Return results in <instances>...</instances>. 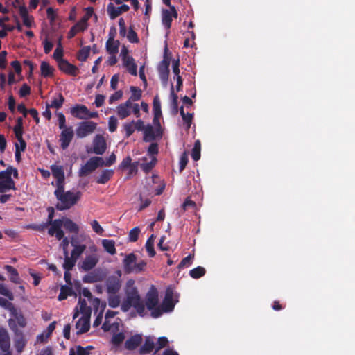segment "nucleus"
Listing matches in <instances>:
<instances>
[{"mask_svg":"<svg viewBox=\"0 0 355 355\" xmlns=\"http://www.w3.org/2000/svg\"><path fill=\"white\" fill-rule=\"evenodd\" d=\"M133 284L134 282L132 280L127 282L125 289V297L121 304V309L123 312H128L131 308H134L139 316L144 317L146 315L144 302L137 288Z\"/></svg>","mask_w":355,"mask_h":355,"instance_id":"f257e3e1","label":"nucleus"},{"mask_svg":"<svg viewBox=\"0 0 355 355\" xmlns=\"http://www.w3.org/2000/svg\"><path fill=\"white\" fill-rule=\"evenodd\" d=\"M58 202L55 208L59 211L67 210L74 206L80 199L82 193L79 191H64V185L57 187L54 191Z\"/></svg>","mask_w":355,"mask_h":355,"instance_id":"f03ea898","label":"nucleus"},{"mask_svg":"<svg viewBox=\"0 0 355 355\" xmlns=\"http://www.w3.org/2000/svg\"><path fill=\"white\" fill-rule=\"evenodd\" d=\"M47 211L49 215L46 223L51 225L48 230V234L51 236H55L56 239L60 241V239L64 236V231L62 229V221L61 219L53 220L55 214V210L53 207H49L47 208Z\"/></svg>","mask_w":355,"mask_h":355,"instance_id":"7ed1b4c3","label":"nucleus"},{"mask_svg":"<svg viewBox=\"0 0 355 355\" xmlns=\"http://www.w3.org/2000/svg\"><path fill=\"white\" fill-rule=\"evenodd\" d=\"M8 324L15 334V347L18 353H21L27 344V339L25 338L23 331L17 328L15 320L10 319L8 320Z\"/></svg>","mask_w":355,"mask_h":355,"instance_id":"20e7f679","label":"nucleus"},{"mask_svg":"<svg viewBox=\"0 0 355 355\" xmlns=\"http://www.w3.org/2000/svg\"><path fill=\"white\" fill-rule=\"evenodd\" d=\"M96 123L92 121L80 122L76 128V133L78 138H83L94 132Z\"/></svg>","mask_w":355,"mask_h":355,"instance_id":"39448f33","label":"nucleus"},{"mask_svg":"<svg viewBox=\"0 0 355 355\" xmlns=\"http://www.w3.org/2000/svg\"><path fill=\"white\" fill-rule=\"evenodd\" d=\"M159 303V294L155 286H152L147 292L145 297V307L152 309Z\"/></svg>","mask_w":355,"mask_h":355,"instance_id":"423d86ee","label":"nucleus"},{"mask_svg":"<svg viewBox=\"0 0 355 355\" xmlns=\"http://www.w3.org/2000/svg\"><path fill=\"white\" fill-rule=\"evenodd\" d=\"M178 17V12L175 6H171V9H163L162 12V22L164 26L168 30L167 34L169 33V29L171 27L172 18Z\"/></svg>","mask_w":355,"mask_h":355,"instance_id":"0eeeda50","label":"nucleus"},{"mask_svg":"<svg viewBox=\"0 0 355 355\" xmlns=\"http://www.w3.org/2000/svg\"><path fill=\"white\" fill-rule=\"evenodd\" d=\"M105 285L108 294L118 293L121 287L119 277L114 275L108 277L105 280Z\"/></svg>","mask_w":355,"mask_h":355,"instance_id":"6e6552de","label":"nucleus"},{"mask_svg":"<svg viewBox=\"0 0 355 355\" xmlns=\"http://www.w3.org/2000/svg\"><path fill=\"white\" fill-rule=\"evenodd\" d=\"M62 130L60 135V147L62 149L65 150L69 147L71 142L74 136V132L71 126Z\"/></svg>","mask_w":355,"mask_h":355,"instance_id":"1a4fd4ad","label":"nucleus"},{"mask_svg":"<svg viewBox=\"0 0 355 355\" xmlns=\"http://www.w3.org/2000/svg\"><path fill=\"white\" fill-rule=\"evenodd\" d=\"M177 301L173 300V291L171 288H168L166 291L164 298L161 306L165 311V313L171 312L175 307Z\"/></svg>","mask_w":355,"mask_h":355,"instance_id":"9d476101","label":"nucleus"},{"mask_svg":"<svg viewBox=\"0 0 355 355\" xmlns=\"http://www.w3.org/2000/svg\"><path fill=\"white\" fill-rule=\"evenodd\" d=\"M143 132V139L146 142H150L155 140L157 137H162V130L157 128L154 129V128L150 124H148Z\"/></svg>","mask_w":355,"mask_h":355,"instance_id":"9b49d317","label":"nucleus"},{"mask_svg":"<svg viewBox=\"0 0 355 355\" xmlns=\"http://www.w3.org/2000/svg\"><path fill=\"white\" fill-rule=\"evenodd\" d=\"M107 148L106 141L101 135H97L93 140V153L96 155H103Z\"/></svg>","mask_w":355,"mask_h":355,"instance_id":"f8f14e48","label":"nucleus"},{"mask_svg":"<svg viewBox=\"0 0 355 355\" xmlns=\"http://www.w3.org/2000/svg\"><path fill=\"white\" fill-rule=\"evenodd\" d=\"M130 7L126 4H123L121 6L115 7L112 3L107 5V13L111 19H114L123 12H128Z\"/></svg>","mask_w":355,"mask_h":355,"instance_id":"ddd939ff","label":"nucleus"},{"mask_svg":"<svg viewBox=\"0 0 355 355\" xmlns=\"http://www.w3.org/2000/svg\"><path fill=\"white\" fill-rule=\"evenodd\" d=\"M53 176L56 179V188L64 185V172L62 166H51Z\"/></svg>","mask_w":355,"mask_h":355,"instance_id":"4468645a","label":"nucleus"},{"mask_svg":"<svg viewBox=\"0 0 355 355\" xmlns=\"http://www.w3.org/2000/svg\"><path fill=\"white\" fill-rule=\"evenodd\" d=\"M58 65L60 71L68 75L76 76L78 74V68L74 64L69 63L67 60H62Z\"/></svg>","mask_w":355,"mask_h":355,"instance_id":"2eb2a0df","label":"nucleus"},{"mask_svg":"<svg viewBox=\"0 0 355 355\" xmlns=\"http://www.w3.org/2000/svg\"><path fill=\"white\" fill-rule=\"evenodd\" d=\"M70 112L73 116L78 119H87V114L89 113V110L85 105L77 104L72 107Z\"/></svg>","mask_w":355,"mask_h":355,"instance_id":"dca6fc26","label":"nucleus"},{"mask_svg":"<svg viewBox=\"0 0 355 355\" xmlns=\"http://www.w3.org/2000/svg\"><path fill=\"white\" fill-rule=\"evenodd\" d=\"M90 315L82 316L76 322V328L78 329L76 334L80 335L86 333L90 328Z\"/></svg>","mask_w":355,"mask_h":355,"instance_id":"f3484780","label":"nucleus"},{"mask_svg":"<svg viewBox=\"0 0 355 355\" xmlns=\"http://www.w3.org/2000/svg\"><path fill=\"white\" fill-rule=\"evenodd\" d=\"M98 262V257L96 254L87 256L82 261L80 268L84 271H89L93 269Z\"/></svg>","mask_w":355,"mask_h":355,"instance_id":"a211bd4d","label":"nucleus"},{"mask_svg":"<svg viewBox=\"0 0 355 355\" xmlns=\"http://www.w3.org/2000/svg\"><path fill=\"white\" fill-rule=\"evenodd\" d=\"M142 337L139 334H135L130 336L125 342V348L128 350L132 351L136 349L141 343Z\"/></svg>","mask_w":355,"mask_h":355,"instance_id":"6ab92c4d","label":"nucleus"},{"mask_svg":"<svg viewBox=\"0 0 355 355\" xmlns=\"http://www.w3.org/2000/svg\"><path fill=\"white\" fill-rule=\"evenodd\" d=\"M0 348L2 351H8L10 349V338L7 330L0 328Z\"/></svg>","mask_w":355,"mask_h":355,"instance_id":"aec40b11","label":"nucleus"},{"mask_svg":"<svg viewBox=\"0 0 355 355\" xmlns=\"http://www.w3.org/2000/svg\"><path fill=\"white\" fill-rule=\"evenodd\" d=\"M137 260V257L134 253H130L125 257L123 261L124 270L127 273H131Z\"/></svg>","mask_w":355,"mask_h":355,"instance_id":"412c9836","label":"nucleus"},{"mask_svg":"<svg viewBox=\"0 0 355 355\" xmlns=\"http://www.w3.org/2000/svg\"><path fill=\"white\" fill-rule=\"evenodd\" d=\"M97 168V165L93 162L92 158H90L85 165H83L78 171V175L80 177H84L89 175L92 171Z\"/></svg>","mask_w":355,"mask_h":355,"instance_id":"4be33fe9","label":"nucleus"},{"mask_svg":"<svg viewBox=\"0 0 355 355\" xmlns=\"http://www.w3.org/2000/svg\"><path fill=\"white\" fill-rule=\"evenodd\" d=\"M61 220L62 221V227H64L66 230L71 233H78L79 227L78 225L75 223L72 220L66 217H63Z\"/></svg>","mask_w":355,"mask_h":355,"instance_id":"5701e85b","label":"nucleus"},{"mask_svg":"<svg viewBox=\"0 0 355 355\" xmlns=\"http://www.w3.org/2000/svg\"><path fill=\"white\" fill-rule=\"evenodd\" d=\"M76 295L71 286L63 285L60 288V292L58 297L59 301H62L68 297V296Z\"/></svg>","mask_w":355,"mask_h":355,"instance_id":"b1692460","label":"nucleus"},{"mask_svg":"<svg viewBox=\"0 0 355 355\" xmlns=\"http://www.w3.org/2000/svg\"><path fill=\"white\" fill-rule=\"evenodd\" d=\"M123 66L127 69L128 71L132 76L137 75V66L135 62L132 57L127 58L123 60Z\"/></svg>","mask_w":355,"mask_h":355,"instance_id":"393cba45","label":"nucleus"},{"mask_svg":"<svg viewBox=\"0 0 355 355\" xmlns=\"http://www.w3.org/2000/svg\"><path fill=\"white\" fill-rule=\"evenodd\" d=\"M87 28V26L85 24H80L79 20L75 25H73L69 30L67 34L68 39H71L76 36V35L80 31H84Z\"/></svg>","mask_w":355,"mask_h":355,"instance_id":"a878e982","label":"nucleus"},{"mask_svg":"<svg viewBox=\"0 0 355 355\" xmlns=\"http://www.w3.org/2000/svg\"><path fill=\"white\" fill-rule=\"evenodd\" d=\"M154 348V341L150 338H146L144 345L139 348V353L141 354H149L153 352Z\"/></svg>","mask_w":355,"mask_h":355,"instance_id":"bb28decb","label":"nucleus"},{"mask_svg":"<svg viewBox=\"0 0 355 355\" xmlns=\"http://www.w3.org/2000/svg\"><path fill=\"white\" fill-rule=\"evenodd\" d=\"M119 42L118 40H112V38H108L106 42V51L112 55H114L119 51Z\"/></svg>","mask_w":355,"mask_h":355,"instance_id":"cd10ccee","label":"nucleus"},{"mask_svg":"<svg viewBox=\"0 0 355 355\" xmlns=\"http://www.w3.org/2000/svg\"><path fill=\"white\" fill-rule=\"evenodd\" d=\"M114 171L110 169H105L102 171L101 175L96 178V182L98 184H105L107 183L113 176Z\"/></svg>","mask_w":355,"mask_h":355,"instance_id":"c85d7f7f","label":"nucleus"},{"mask_svg":"<svg viewBox=\"0 0 355 355\" xmlns=\"http://www.w3.org/2000/svg\"><path fill=\"white\" fill-rule=\"evenodd\" d=\"M157 70L161 80L164 83H166L169 76V65H164L159 63L157 67Z\"/></svg>","mask_w":355,"mask_h":355,"instance_id":"c756f323","label":"nucleus"},{"mask_svg":"<svg viewBox=\"0 0 355 355\" xmlns=\"http://www.w3.org/2000/svg\"><path fill=\"white\" fill-rule=\"evenodd\" d=\"M40 70L41 75L44 78H48L53 76L54 69L47 62L42 61L40 66Z\"/></svg>","mask_w":355,"mask_h":355,"instance_id":"7c9ffc66","label":"nucleus"},{"mask_svg":"<svg viewBox=\"0 0 355 355\" xmlns=\"http://www.w3.org/2000/svg\"><path fill=\"white\" fill-rule=\"evenodd\" d=\"M71 245L74 247L71 252V256L75 258L76 260L80 257V256L84 252L86 249L85 245H76L75 242H71Z\"/></svg>","mask_w":355,"mask_h":355,"instance_id":"2f4dec72","label":"nucleus"},{"mask_svg":"<svg viewBox=\"0 0 355 355\" xmlns=\"http://www.w3.org/2000/svg\"><path fill=\"white\" fill-rule=\"evenodd\" d=\"M103 279V277L96 272H91L85 275L83 278V281L85 283H95L97 282H101Z\"/></svg>","mask_w":355,"mask_h":355,"instance_id":"473e14b6","label":"nucleus"},{"mask_svg":"<svg viewBox=\"0 0 355 355\" xmlns=\"http://www.w3.org/2000/svg\"><path fill=\"white\" fill-rule=\"evenodd\" d=\"M102 244L105 250L109 254L114 255L116 253L115 242L113 240L103 239Z\"/></svg>","mask_w":355,"mask_h":355,"instance_id":"72a5a7b5","label":"nucleus"},{"mask_svg":"<svg viewBox=\"0 0 355 355\" xmlns=\"http://www.w3.org/2000/svg\"><path fill=\"white\" fill-rule=\"evenodd\" d=\"M180 113L182 118V120L184 121V123L186 124V129L187 130H189L191 128L192 120H193V114L191 113H184V107L182 106L180 108Z\"/></svg>","mask_w":355,"mask_h":355,"instance_id":"f704fd0d","label":"nucleus"},{"mask_svg":"<svg viewBox=\"0 0 355 355\" xmlns=\"http://www.w3.org/2000/svg\"><path fill=\"white\" fill-rule=\"evenodd\" d=\"M64 102V98L61 93H59L57 95V97H54L51 101V103L49 104V106L51 108L60 109L62 107L63 103Z\"/></svg>","mask_w":355,"mask_h":355,"instance_id":"c9c22d12","label":"nucleus"},{"mask_svg":"<svg viewBox=\"0 0 355 355\" xmlns=\"http://www.w3.org/2000/svg\"><path fill=\"white\" fill-rule=\"evenodd\" d=\"M64 263L62 265L64 270H71L75 266L77 260L73 258L72 256L69 257V254L64 255Z\"/></svg>","mask_w":355,"mask_h":355,"instance_id":"e433bc0d","label":"nucleus"},{"mask_svg":"<svg viewBox=\"0 0 355 355\" xmlns=\"http://www.w3.org/2000/svg\"><path fill=\"white\" fill-rule=\"evenodd\" d=\"M90 51L89 46L83 47L77 53V59L81 62H85L89 55Z\"/></svg>","mask_w":355,"mask_h":355,"instance_id":"4c0bfd02","label":"nucleus"},{"mask_svg":"<svg viewBox=\"0 0 355 355\" xmlns=\"http://www.w3.org/2000/svg\"><path fill=\"white\" fill-rule=\"evenodd\" d=\"M16 190L15 181H0V193H6L8 190Z\"/></svg>","mask_w":355,"mask_h":355,"instance_id":"58836bf2","label":"nucleus"},{"mask_svg":"<svg viewBox=\"0 0 355 355\" xmlns=\"http://www.w3.org/2000/svg\"><path fill=\"white\" fill-rule=\"evenodd\" d=\"M107 301L108 305L111 308H116L120 305L121 299L119 295L116 294H108Z\"/></svg>","mask_w":355,"mask_h":355,"instance_id":"ea45409f","label":"nucleus"},{"mask_svg":"<svg viewBox=\"0 0 355 355\" xmlns=\"http://www.w3.org/2000/svg\"><path fill=\"white\" fill-rule=\"evenodd\" d=\"M206 273V270L202 266H198L189 271L190 276L193 279H198L203 277Z\"/></svg>","mask_w":355,"mask_h":355,"instance_id":"a19ab883","label":"nucleus"},{"mask_svg":"<svg viewBox=\"0 0 355 355\" xmlns=\"http://www.w3.org/2000/svg\"><path fill=\"white\" fill-rule=\"evenodd\" d=\"M125 334L123 332L115 334L112 336L111 343L116 347L120 346L125 340Z\"/></svg>","mask_w":355,"mask_h":355,"instance_id":"79ce46f5","label":"nucleus"},{"mask_svg":"<svg viewBox=\"0 0 355 355\" xmlns=\"http://www.w3.org/2000/svg\"><path fill=\"white\" fill-rule=\"evenodd\" d=\"M200 141L197 140L195 141L193 148L191 150V157L194 161H198L200 158Z\"/></svg>","mask_w":355,"mask_h":355,"instance_id":"37998d69","label":"nucleus"},{"mask_svg":"<svg viewBox=\"0 0 355 355\" xmlns=\"http://www.w3.org/2000/svg\"><path fill=\"white\" fill-rule=\"evenodd\" d=\"M78 304L80 305V311L83 315H91V308L89 307L87 304V302L85 300L79 298Z\"/></svg>","mask_w":355,"mask_h":355,"instance_id":"c03bdc74","label":"nucleus"},{"mask_svg":"<svg viewBox=\"0 0 355 355\" xmlns=\"http://www.w3.org/2000/svg\"><path fill=\"white\" fill-rule=\"evenodd\" d=\"M157 159L153 157L149 162H144L141 164V168L146 173H149L156 165Z\"/></svg>","mask_w":355,"mask_h":355,"instance_id":"a18cd8bd","label":"nucleus"},{"mask_svg":"<svg viewBox=\"0 0 355 355\" xmlns=\"http://www.w3.org/2000/svg\"><path fill=\"white\" fill-rule=\"evenodd\" d=\"M116 111H117V115L121 119H124L127 118L128 116H129L130 115V113H131L130 110L128 108L124 107L121 104H120L116 107Z\"/></svg>","mask_w":355,"mask_h":355,"instance_id":"49530a36","label":"nucleus"},{"mask_svg":"<svg viewBox=\"0 0 355 355\" xmlns=\"http://www.w3.org/2000/svg\"><path fill=\"white\" fill-rule=\"evenodd\" d=\"M135 121L132 120L131 122L125 123L123 125V128L125 132V138L130 137L135 132V128L134 127Z\"/></svg>","mask_w":355,"mask_h":355,"instance_id":"de8ad7c7","label":"nucleus"},{"mask_svg":"<svg viewBox=\"0 0 355 355\" xmlns=\"http://www.w3.org/2000/svg\"><path fill=\"white\" fill-rule=\"evenodd\" d=\"M63 56V49L62 47L61 42H59L58 46L54 51L53 53V58L57 61L58 64L60 63V61L62 60H64L62 58Z\"/></svg>","mask_w":355,"mask_h":355,"instance_id":"09e8293b","label":"nucleus"},{"mask_svg":"<svg viewBox=\"0 0 355 355\" xmlns=\"http://www.w3.org/2000/svg\"><path fill=\"white\" fill-rule=\"evenodd\" d=\"M130 91L131 96L130 98H131V100L137 101L141 98L142 94L141 89L137 87L132 86L130 87Z\"/></svg>","mask_w":355,"mask_h":355,"instance_id":"8fccbe9b","label":"nucleus"},{"mask_svg":"<svg viewBox=\"0 0 355 355\" xmlns=\"http://www.w3.org/2000/svg\"><path fill=\"white\" fill-rule=\"evenodd\" d=\"M11 166L7 167L4 171H0V180L2 181H14L11 177Z\"/></svg>","mask_w":355,"mask_h":355,"instance_id":"3c124183","label":"nucleus"},{"mask_svg":"<svg viewBox=\"0 0 355 355\" xmlns=\"http://www.w3.org/2000/svg\"><path fill=\"white\" fill-rule=\"evenodd\" d=\"M127 38L131 43H138L139 42L137 33L133 30L132 26L129 27L127 34Z\"/></svg>","mask_w":355,"mask_h":355,"instance_id":"603ef678","label":"nucleus"},{"mask_svg":"<svg viewBox=\"0 0 355 355\" xmlns=\"http://www.w3.org/2000/svg\"><path fill=\"white\" fill-rule=\"evenodd\" d=\"M94 14V8L92 7H87L85 8V15L80 19V24H85V25L88 26L87 21L89 19V18L92 16Z\"/></svg>","mask_w":355,"mask_h":355,"instance_id":"864d4df0","label":"nucleus"},{"mask_svg":"<svg viewBox=\"0 0 355 355\" xmlns=\"http://www.w3.org/2000/svg\"><path fill=\"white\" fill-rule=\"evenodd\" d=\"M140 229L139 227L132 228L128 234V239L130 242H135L138 240Z\"/></svg>","mask_w":355,"mask_h":355,"instance_id":"5fc2aeb1","label":"nucleus"},{"mask_svg":"<svg viewBox=\"0 0 355 355\" xmlns=\"http://www.w3.org/2000/svg\"><path fill=\"white\" fill-rule=\"evenodd\" d=\"M153 113L154 115L162 116L161 103L158 96H156L153 99Z\"/></svg>","mask_w":355,"mask_h":355,"instance_id":"6e6d98bb","label":"nucleus"},{"mask_svg":"<svg viewBox=\"0 0 355 355\" xmlns=\"http://www.w3.org/2000/svg\"><path fill=\"white\" fill-rule=\"evenodd\" d=\"M168 343L167 338L159 337L157 342V347L154 352V354H157L162 348L165 347Z\"/></svg>","mask_w":355,"mask_h":355,"instance_id":"4d7b16f0","label":"nucleus"},{"mask_svg":"<svg viewBox=\"0 0 355 355\" xmlns=\"http://www.w3.org/2000/svg\"><path fill=\"white\" fill-rule=\"evenodd\" d=\"M13 131L15 134H24V126H23V119L18 117L17 119L16 125L13 128Z\"/></svg>","mask_w":355,"mask_h":355,"instance_id":"13d9d810","label":"nucleus"},{"mask_svg":"<svg viewBox=\"0 0 355 355\" xmlns=\"http://www.w3.org/2000/svg\"><path fill=\"white\" fill-rule=\"evenodd\" d=\"M149 310L151 311L150 315L154 318H157L165 313V311H164V309L161 305H157L153 309Z\"/></svg>","mask_w":355,"mask_h":355,"instance_id":"bf43d9fd","label":"nucleus"},{"mask_svg":"<svg viewBox=\"0 0 355 355\" xmlns=\"http://www.w3.org/2000/svg\"><path fill=\"white\" fill-rule=\"evenodd\" d=\"M118 125L117 119L114 116H112L108 120V128L110 132H114L116 130Z\"/></svg>","mask_w":355,"mask_h":355,"instance_id":"052dcab7","label":"nucleus"},{"mask_svg":"<svg viewBox=\"0 0 355 355\" xmlns=\"http://www.w3.org/2000/svg\"><path fill=\"white\" fill-rule=\"evenodd\" d=\"M189 162L188 155L186 152L182 154L180 158L179 166L180 172H182L187 166Z\"/></svg>","mask_w":355,"mask_h":355,"instance_id":"680f3d73","label":"nucleus"},{"mask_svg":"<svg viewBox=\"0 0 355 355\" xmlns=\"http://www.w3.org/2000/svg\"><path fill=\"white\" fill-rule=\"evenodd\" d=\"M171 57V53L168 51L167 44H166L164 47V57L162 61L160 62L163 64L170 65Z\"/></svg>","mask_w":355,"mask_h":355,"instance_id":"e2e57ef3","label":"nucleus"},{"mask_svg":"<svg viewBox=\"0 0 355 355\" xmlns=\"http://www.w3.org/2000/svg\"><path fill=\"white\" fill-rule=\"evenodd\" d=\"M146 266V263L143 260L140 261L138 263L135 262L132 272L139 273L144 270Z\"/></svg>","mask_w":355,"mask_h":355,"instance_id":"0e129e2a","label":"nucleus"},{"mask_svg":"<svg viewBox=\"0 0 355 355\" xmlns=\"http://www.w3.org/2000/svg\"><path fill=\"white\" fill-rule=\"evenodd\" d=\"M15 318V323L17 322L21 327H25L26 320L21 313H15L13 314Z\"/></svg>","mask_w":355,"mask_h":355,"instance_id":"69168bd1","label":"nucleus"},{"mask_svg":"<svg viewBox=\"0 0 355 355\" xmlns=\"http://www.w3.org/2000/svg\"><path fill=\"white\" fill-rule=\"evenodd\" d=\"M0 294L7 297L10 300H13L14 296L4 285L0 284Z\"/></svg>","mask_w":355,"mask_h":355,"instance_id":"338daca9","label":"nucleus"},{"mask_svg":"<svg viewBox=\"0 0 355 355\" xmlns=\"http://www.w3.org/2000/svg\"><path fill=\"white\" fill-rule=\"evenodd\" d=\"M31 94V87L26 83H24L21 87L19 94L21 97H26Z\"/></svg>","mask_w":355,"mask_h":355,"instance_id":"774afa93","label":"nucleus"}]
</instances>
